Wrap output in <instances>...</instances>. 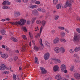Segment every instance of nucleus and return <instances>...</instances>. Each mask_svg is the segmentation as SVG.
<instances>
[{"label": "nucleus", "mask_w": 80, "mask_h": 80, "mask_svg": "<svg viewBox=\"0 0 80 80\" xmlns=\"http://www.w3.org/2000/svg\"><path fill=\"white\" fill-rule=\"evenodd\" d=\"M26 23V20H25V19H22L20 20V21H18V22H11V24L12 25H17V24L19 25L21 24L22 26H23Z\"/></svg>", "instance_id": "obj_1"}, {"label": "nucleus", "mask_w": 80, "mask_h": 80, "mask_svg": "<svg viewBox=\"0 0 80 80\" xmlns=\"http://www.w3.org/2000/svg\"><path fill=\"white\" fill-rule=\"evenodd\" d=\"M80 37L77 35H75L74 37L73 41L74 42H78L79 41Z\"/></svg>", "instance_id": "obj_2"}, {"label": "nucleus", "mask_w": 80, "mask_h": 80, "mask_svg": "<svg viewBox=\"0 0 80 80\" xmlns=\"http://www.w3.org/2000/svg\"><path fill=\"white\" fill-rule=\"evenodd\" d=\"M50 57V53L48 52H47L44 54V58L46 60H47L48 58H49Z\"/></svg>", "instance_id": "obj_3"}, {"label": "nucleus", "mask_w": 80, "mask_h": 80, "mask_svg": "<svg viewBox=\"0 0 80 80\" xmlns=\"http://www.w3.org/2000/svg\"><path fill=\"white\" fill-rule=\"evenodd\" d=\"M43 29V27L41 26L40 29V33H38L35 36V37L36 38H38V37H40V34L42 33V30Z\"/></svg>", "instance_id": "obj_4"}, {"label": "nucleus", "mask_w": 80, "mask_h": 80, "mask_svg": "<svg viewBox=\"0 0 80 80\" xmlns=\"http://www.w3.org/2000/svg\"><path fill=\"white\" fill-rule=\"evenodd\" d=\"M74 77L76 78V79H77V80H79L80 78V75L78 73H75L74 74Z\"/></svg>", "instance_id": "obj_5"}, {"label": "nucleus", "mask_w": 80, "mask_h": 80, "mask_svg": "<svg viewBox=\"0 0 80 80\" xmlns=\"http://www.w3.org/2000/svg\"><path fill=\"white\" fill-rule=\"evenodd\" d=\"M70 6H71V3H69V2L68 1L65 4L64 6V8H67V7H70Z\"/></svg>", "instance_id": "obj_6"}, {"label": "nucleus", "mask_w": 80, "mask_h": 80, "mask_svg": "<svg viewBox=\"0 0 80 80\" xmlns=\"http://www.w3.org/2000/svg\"><path fill=\"white\" fill-rule=\"evenodd\" d=\"M2 4V5H5L6 4L8 5H10V2L8 1H5L3 2Z\"/></svg>", "instance_id": "obj_7"}, {"label": "nucleus", "mask_w": 80, "mask_h": 80, "mask_svg": "<svg viewBox=\"0 0 80 80\" xmlns=\"http://www.w3.org/2000/svg\"><path fill=\"white\" fill-rule=\"evenodd\" d=\"M38 11H39L40 12H42V13H46V11L44 9L42 8H38Z\"/></svg>", "instance_id": "obj_8"}, {"label": "nucleus", "mask_w": 80, "mask_h": 80, "mask_svg": "<svg viewBox=\"0 0 80 80\" xmlns=\"http://www.w3.org/2000/svg\"><path fill=\"white\" fill-rule=\"evenodd\" d=\"M58 66L57 65L53 67V70L54 72H57V71H58Z\"/></svg>", "instance_id": "obj_9"}, {"label": "nucleus", "mask_w": 80, "mask_h": 80, "mask_svg": "<svg viewBox=\"0 0 80 80\" xmlns=\"http://www.w3.org/2000/svg\"><path fill=\"white\" fill-rule=\"evenodd\" d=\"M1 57L2 58H8V56L7 54H1Z\"/></svg>", "instance_id": "obj_10"}, {"label": "nucleus", "mask_w": 80, "mask_h": 80, "mask_svg": "<svg viewBox=\"0 0 80 80\" xmlns=\"http://www.w3.org/2000/svg\"><path fill=\"white\" fill-rule=\"evenodd\" d=\"M32 14L34 16H37V15H38V13L37 10H34L33 11Z\"/></svg>", "instance_id": "obj_11"}, {"label": "nucleus", "mask_w": 80, "mask_h": 80, "mask_svg": "<svg viewBox=\"0 0 80 80\" xmlns=\"http://www.w3.org/2000/svg\"><path fill=\"white\" fill-rule=\"evenodd\" d=\"M54 43L56 44V43H58L59 42V40L58 38H57L54 39L53 41Z\"/></svg>", "instance_id": "obj_12"}, {"label": "nucleus", "mask_w": 80, "mask_h": 80, "mask_svg": "<svg viewBox=\"0 0 80 80\" xmlns=\"http://www.w3.org/2000/svg\"><path fill=\"white\" fill-rule=\"evenodd\" d=\"M55 78L57 80H60L62 78V77H61L60 75H58L56 76Z\"/></svg>", "instance_id": "obj_13"}, {"label": "nucleus", "mask_w": 80, "mask_h": 80, "mask_svg": "<svg viewBox=\"0 0 80 80\" xmlns=\"http://www.w3.org/2000/svg\"><path fill=\"white\" fill-rule=\"evenodd\" d=\"M61 70L63 71L64 69H65L66 68V67L64 64L62 65L61 66Z\"/></svg>", "instance_id": "obj_14"}, {"label": "nucleus", "mask_w": 80, "mask_h": 80, "mask_svg": "<svg viewBox=\"0 0 80 80\" xmlns=\"http://www.w3.org/2000/svg\"><path fill=\"white\" fill-rule=\"evenodd\" d=\"M54 50L56 53H59V52H60V49L59 48H56Z\"/></svg>", "instance_id": "obj_15"}, {"label": "nucleus", "mask_w": 80, "mask_h": 80, "mask_svg": "<svg viewBox=\"0 0 80 80\" xmlns=\"http://www.w3.org/2000/svg\"><path fill=\"white\" fill-rule=\"evenodd\" d=\"M80 50V47H78L74 49L75 52H78Z\"/></svg>", "instance_id": "obj_16"}, {"label": "nucleus", "mask_w": 80, "mask_h": 80, "mask_svg": "<svg viewBox=\"0 0 80 80\" xmlns=\"http://www.w3.org/2000/svg\"><path fill=\"white\" fill-rule=\"evenodd\" d=\"M11 40H12V41H13V42H18V40L15 38H14V37H12L11 38Z\"/></svg>", "instance_id": "obj_17"}, {"label": "nucleus", "mask_w": 80, "mask_h": 80, "mask_svg": "<svg viewBox=\"0 0 80 80\" xmlns=\"http://www.w3.org/2000/svg\"><path fill=\"white\" fill-rule=\"evenodd\" d=\"M46 23H47V22L43 20L42 21L41 24L43 27H44L45 25V24H46Z\"/></svg>", "instance_id": "obj_18"}, {"label": "nucleus", "mask_w": 80, "mask_h": 80, "mask_svg": "<svg viewBox=\"0 0 80 80\" xmlns=\"http://www.w3.org/2000/svg\"><path fill=\"white\" fill-rule=\"evenodd\" d=\"M59 51H60L62 53H64L65 52V50L64 48L63 47L61 48H60L59 49Z\"/></svg>", "instance_id": "obj_19"}, {"label": "nucleus", "mask_w": 80, "mask_h": 80, "mask_svg": "<svg viewBox=\"0 0 80 80\" xmlns=\"http://www.w3.org/2000/svg\"><path fill=\"white\" fill-rule=\"evenodd\" d=\"M26 46H22V49L23 50H21L22 52H24L25 51V50H26Z\"/></svg>", "instance_id": "obj_20"}, {"label": "nucleus", "mask_w": 80, "mask_h": 80, "mask_svg": "<svg viewBox=\"0 0 80 80\" xmlns=\"http://www.w3.org/2000/svg\"><path fill=\"white\" fill-rule=\"evenodd\" d=\"M20 15V13L18 12H16L14 14V16L15 17H18Z\"/></svg>", "instance_id": "obj_21"}, {"label": "nucleus", "mask_w": 80, "mask_h": 80, "mask_svg": "<svg viewBox=\"0 0 80 80\" xmlns=\"http://www.w3.org/2000/svg\"><path fill=\"white\" fill-rule=\"evenodd\" d=\"M41 73L42 74H45L47 73V71L45 69H44L42 71H41Z\"/></svg>", "instance_id": "obj_22"}, {"label": "nucleus", "mask_w": 80, "mask_h": 80, "mask_svg": "<svg viewBox=\"0 0 80 80\" xmlns=\"http://www.w3.org/2000/svg\"><path fill=\"white\" fill-rule=\"evenodd\" d=\"M56 8L57 9H60V8H61V5L60 4L57 5Z\"/></svg>", "instance_id": "obj_23"}, {"label": "nucleus", "mask_w": 80, "mask_h": 80, "mask_svg": "<svg viewBox=\"0 0 80 80\" xmlns=\"http://www.w3.org/2000/svg\"><path fill=\"white\" fill-rule=\"evenodd\" d=\"M2 70H4V69H6V68H6V66L4 64H2Z\"/></svg>", "instance_id": "obj_24"}, {"label": "nucleus", "mask_w": 80, "mask_h": 80, "mask_svg": "<svg viewBox=\"0 0 80 80\" xmlns=\"http://www.w3.org/2000/svg\"><path fill=\"white\" fill-rule=\"evenodd\" d=\"M60 35L61 36V37H64V36H65V34L64 32H60Z\"/></svg>", "instance_id": "obj_25"}, {"label": "nucleus", "mask_w": 80, "mask_h": 80, "mask_svg": "<svg viewBox=\"0 0 80 80\" xmlns=\"http://www.w3.org/2000/svg\"><path fill=\"white\" fill-rule=\"evenodd\" d=\"M57 3H58V0H53V3L54 5L57 4Z\"/></svg>", "instance_id": "obj_26"}, {"label": "nucleus", "mask_w": 80, "mask_h": 80, "mask_svg": "<svg viewBox=\"0 0 80 80\" xmlns=\"http://www.w3.org/2000/svg\"><path fill=\"white\" fill-rule=\"evenodd\" d=\"M34 50H35V51H38V50H39V48L36 46H35L34 48Z\"/></svg>", "instance_id": "obj_27"}, {"label": "nucleus", "mask_w": 80, "mask_h": 80, "mask_svg": "<svg viewBox=\"0 0 80 80\" xmlns=\"http://www.w3.org/2000/svg\"><path fill=\"white\" fill-rule=\"evenodd\" d=\"M3 9H10V8L8 6H4L3 7Z\"/></svg>", "instance_id": "obj_28"}, {"label": "nucleus", "mask_w": 80, "mask_h": 80, "mask_svg": "<svg viewBox=\"0 0 80 80\" xmlns=\"http://www.w3.org/2000/svg\"><path fill=\"white\" fill-rule=\"evenodd\" d=\"M37 6L32 5L31 6L30 8H37Z\"/></svg>", "instance_id": "obj_29"}, {"label": "nucleus", "mask_w": 80, "mask_h": 80, "mask_svg": "<svg viewBox=\"0 0 80 80\" xmlns=\"http://www.w3.org/2000/svg\"><path fill=\"white\" fill-rule=\"evenodd\" d=\"M74 66H71L70 68V70L71 72H73V70H74Z\"/></svg>", "instance_id": "obj_30"}, {"label": "nucleus", "mask_w": 80, "mask_h": 80, "mask_svg": "<svg viewBox=\"0 0 80 80\" xmlns=\"http://www.w3.org/2000/svg\"><path fill=\"white\" fill-rule=\"evenodd\" d=\"M60 41L62 42H64V43H65V42H66V40H65V39H60Z\"/></svg>", "instance_id": "obj_31"}, {"label": "nucleus", "mask_w": 80, "mask_h": 80, "mask_svg": "<svg viewBox=\"0 0 80 80\" xmlns=\"http://www.w3.org/2000/svg\"><path fill=\"white\" fill-rule=\"evenodd\" d=\"M13 79L14 80H17V77L16 76V75L13 74Z\"/></svg>", "instance_id": "obj_32"}, {"label": "nucleus", "mask_w": 80, "mask_h": 80, "mask_svg": "<svg viewBox=\"0 0 80 80\" xmlns=\"http://www.w3.org/2000/svg\"><path fill=\"white\" fill-rule=\"evenodd\" d=\"M58 18H59V16L57 15H55L54 18L55 20H58Z\"/></svg>", "instance_id": "obj_33"}, {"label": "nucleus", "mask_w": 80, "mask_h": 80, "mask_svg": "<svg viewBox=\"0 0 80 80\" xmlns=\"http://www.w3.org/2000/svg\"><path fill=\"white\" fill-rule=\"evenodd\" d=\"M53 60H56V61H57V62H58V63H60V62H61L60 60V59H53Z\"/></svg>", "instance_id": "obj_34"}, {"label": "nucleus", "mask_w": 80, "mask_h": 80, "mask_svg": "<svg viewBox=\"0 0 80 80\" xmlns=\"http://www.w3.org/2000/svg\"><path fill=\"white\" fill-rule=\"evenodd\" d=\"M39 42L40 43V44L41 46H43V44L42 43V38H40V41Z\"/></svg>", "instance_id": "obj_35"}, {"label": "nucleus", "mask_w": 80, "mask_h": 80, "mask_svg": "<svg viewBox=\"0 0 80 80\" xmlns=\"http://www.w3.org/2000/svg\"><path fill=\"white\" fill-rule=\"evenodd\" d=\"M2 35H5V31L4 30H2L1 32Z\"/></svg>", "instance_id": "obj_36"}, {"label": "nucleus", "mask_w": 80, "mask_h": 80, "mask_svg": "<svg viewBox=\"0 0 80 80\" xmlns=\"http://www.w3.org/2000/svg\"><path fill=\"white\" fill-rule=\"evenodd\" d=\"M74 62H76V63H80V61L79 60H77V59H75L74 60Z\"/></svg>", "instance_id": "obj_37"}, {"label": "nucleus", "mask_w": 80, "mask_h": 80, "mask_svg": "<svg viewBox=\"0 0 80 80\" xmlns=\"http://www.w3.org/2000/svg\"><path fill=\"white\" fill-rule=\"evenodd\" d=\"M58 28L59 29H61V30H64V27H58Z\"/></svg>", "instance_id": "obj_38"}, {"label": "nucleus", "mask_w": 80, "mask_h": 80, "mask_svg": "<svg viewBox=\"0 0 80 80\" xmlns=\"http://www.w3.org/2000/svg\"><path fill=\"white\" fill-rule=\"evenodd\" d=\"M40 70H41V72H42V71L45 69V68H44L42 67H40Z\"/></svg>", "instance_id": "obj_39"}, {"label": "nucleus", "mask_w": 80, "mask_h": 80, "mask_svg": "<svg viewBox=\"0 0 80 80\" xmlns=\"http://www.w3.org/2000/svg\"><path fill=\"white\" fill-rule=\"evenodd\" d=\"M38 58H37V57H35V61L36 62V63H37V64H38V62H38Z\"/></svg>", "instance_id": "obj_40"}, {"label": "nucleus", "mask_w": 80, "mask_h": 80, "mask_svg": "<svg viewBox=\"0 0 80 80\" xmlns=\"http://www.w3.org/2000/svg\"><path fill=\"white\" fill-rule=\"evenodd\" d=\"M37 24H40L41 23V21L39 20H38L37 22Z\"/></svg>", "instance_id": "obj_41"}, {"label": "nucleus", "mask_w": 80, "mask_h": 80, "mask_svg": "<svg viewBox=\"0 0 80 80\" xmlns=\"http://www.w3.org/2000/svg\"><path fill=\"white\" fill-rule=\"evenodd\" d=\"M22 38L24 39V40H27V37H26V36L25 35H22Z\"/></svg>", "instance_id": "obj_42"}, {"label": "nucleus", "mask_w": 80, "mask_h": 80, "mask_svg": "<svg viewBox=\"0 0 80 80\" xmlns=\"http://www.w3.org/2000/svg\"><path fill=\"white\" fill-rule=\"evenodd\" d=\"M35 3L36 4H37V5H39L40 3V2L39 1H37L35 2Z\"/></svg>", "instance_id": "obj_43"}, {"label": "nucleus", "mask_w": 80, "mask_h": 80, "mask_svg": "<svg viewBox=\"0 0 80 80\" xmlns=\"http://www.w3.org/2000/svg\"><path fill=\"white\" fill-rule=\"evenodd\" d=\"M76 30L78 33H80V29L79 28H77L76 29Z\"/></svg>", "instance_id": "obj_44"}, {"label": "nucleus", "mask_w": 80, "mask_h": 80, "mask_svg": "<svg viewBox=\"0 0 80 80\" xmlns=\"http://www.w3.org/2000/svg\"><path fill=\"white\" fill-rule=\"evenodd\" d=\"M35 18H33L32 22V23H34V22H35Z\"/></svg>", "instance_id": "obj_45"}, {"label": "nucleus", "mask_w": 80, "mask_h": 80, "mask_svg": "<svg viewBox=\"0 0 80 80\" xmlns=\"http://www.w3.org/2000/svg\"><path fill=\"white\" fill-rule=\"evenodd\" d=\"M22 1L24 3H27V2H28V0H22Z\"/></svg>", "instance_id": "obj_46"}, {"label": "nucleus", "mask_w": 80, "mask_h": 80, "mask_svg": "<svg viewBox=\"0 0 80 80\" xmlns=\"http://www.w3.org/2000/svg\"><path fill=\"white\" fill-rule=\"evenodd\" d=\"M14 59L15 61H16L18 59V57L17 56H16L14 58Z\"/></svg>", "instance_id": "obj_47"}, {"label": "nucleus", "mask_w": 80, "mask_h": 80, "mask_svg": "<svg viewBox=\"0 0 80 80\" xmlns=\"http://www.w3.org/2000/svg\"><path fill=\"white\" fill-rule=\"evenodd\" d=\"M69 52L71 53H73L74 51L72 49H71L70 50Z\"/></svg>", "instance_id": "obj_48"}, {"label": "nucleus", "mask_w": 80, "mask_h": 80, "mask_svg": "<svg viewBox=\"0 0 80 80\" xmlns=\"http://www.w3.org/2000/svg\"><path fill=\"white\" fill-rule=\"evenodd\" d=\"M55 31L54 30H52L51 31V33H52V34H54V33H55Z\"/></svg>", "instance_id": "obj_49"}, {"label": "nucleus", "mask_w": 80, "mask_h": 80, "mask_svg": "<svg viewBox=\"0 0 80 80\" xmlns=\"http://www.w3.org/2000/svg\"><path fill=\"white\" fill-rule=\"evenodd\" d=\"M27 30L26 27H24L23 28V31L24 32H27Z\"/></svg>", "instance_id": "obj_50"}, {"label": "nucleus", "mask_w": 80, "mask_h": 80, "mask_svg": "<svg viewBox=\"0 0 80 80\" xmlns=\"http://www.w3.org/2000/svg\"><path fill=\"white\" fill-rule=\"evenodd\" d=\"M47 47H50V43L48 42V45H47Z\"/></svg>", "instance_id": "obj_51"}, {"label": "nucleus", "mask_w": 80, "mask_h": 80, "mask_svg": "<svg viewBox=\"0 0 80 80\" xmlns=\"http://www.w3.org/2000/svg\"><path fill=\"white\" fill-rule=\"evenodd\" d=\"M3 73L4 74H7L8 73V72H7V71H4L3 72Z\"/></svg>", "instance_id": "obj_52"}, {"label": "nucleus", "mask_w": 80, "mask_h": 80, "mask_svg": "<svg viewBox=\"0 0 80 80\" xmlns=\"http://www.w3.org/2000/svg\"><path fill=\"white\" fill-rule=\"evenodd\" d=\"M48 42H45L44 44L46 46H47V45L48 44Z\"/></svg>", "instance_id": "obj_53"}, {"label": "nucleus", "mask_w": 80, "mask_h": 80, "mask_svg": "<svg viewBox=\"0 0 80 80\" xmlns=\"http://www.w3.org/2000/svg\"><path fill=\"white\" fill-rule=\"evenodd\" d=\"M48 42H45L44 44L46 46H47V45L48 44Z\"/></svg>", "instance_id": "obj_54"}, {"label": "nucleus", "mask_w": 80, "mask_h": 80, "mask_svg": "<svg viewBox=\"0 0 80 80\" xmlns=\"http://www.w3.org/2000/svg\"><path fill=\"white\" fill-rule=\"evenodd\" d=\"M48 42H45L44 44L46 46H47V45L48 44Z\"/></svg>", "instance_id": "obj_55"}, {"label": "nucleus", "mask_w": 80, "mask_h": 80, "mask_svg": "<svg viewBox=\"0 0 80 80\" xmlns=\"http://www.w3.org/2000/svg\"><path fill=\"white\" fill-rule=\"evenodd\" d=\"M29 35H30V38H32V35H31L30 34V32H29Z\"/></svg>", "instance_id": "obj_56"}, {"label": "nucleus", "mask_w": 80, "mask_h": 80, "mask_svg": "<svg viewBox=\"0 0 80 80\" xmlns=\"http://www.w3.org/2000/svg\"><path fill=\"white\" fill-rule=\"evenodd\" d=\"M6 47H5V46L4 45H2V48H5Z\"/></svg>", "instance_id": "obj_57"}, {"label": "nucleus", "mask_w": 80, "mask_h": 80, "mask_svg": "<svg viewBox=\"0 0 80 80\" xmlns=\"http://www.w3.org/2000/svg\"><path fill=\"white\" fill-rule=\"evenodd\" d=\"M23 73L22 72L21 73V77H22V78L23 79Z\"/></svg>", "instance_id": "obj_58"}, {"label": "nucleus", "mask_w": 80, "mask_h": 80, "mask_svg": "<svg viewBox=\"0 0 80 80\" xmlns=\"http://www.w3.org/2000/svg\"><path fill=\"white\" fill-rule=\"evenodd\" d=\"M69 7V9L70 10H72V7L70 6Z\"/></svg>", "instance_id": "obj_59"}, {"label": "nucleus", "mask_w": 80, "mask_h": 80, "mask_svg": "<svg viewBox=\"0 0 80 80\" xmlns=\"http://www.w3.org/2000/svg\"><path fill=\"white\" fill-rule=\"evenodd\" d=\"M6 48L5 49L6 50H7V51H8V48H7V47L6 46V48Z\"/></svg>", "instance_id": "obj_60"}, {"label": "nucleus", "mask_w": 80, "mask_h": 80, "mask_svg": "<svg viewBox=\"0 0 80 80\" xmlns=\"http://www.w3.org/2000/svg\"><path fill=\"white\" fill-rule=\"evenodd\" d=\"M9 61H10V62H12V61H13V59H12V58H10Z\"/></svg>", "instance_id": "obj_61"}, {"label": "nucleus", "mask_w": 80, "mask_h": 80, "mask_svg": "<svg viewBox=\"0 0 80 80\" xmlns=\"http://www.w3.org/2000/svg\"><path fill=\"white\" fill-rule=\"evenodd\" d=\"M64 73H67V70L65 69L64 70Z\"/></svg>", "instance_id": "obj_62"}, {"label": "nucleus", "mask_w": 80, "mask_h": 80, "mask_svg": "<svg viewBox=\"0 0 80 80\" xmlns=\"http://www.w3.org/2000/svg\"><path fill=\"white\" fill-rule=\"evenodd\" d=\"M70 2L71 3H73L74 2V0H70Z\"/></svg>", "instance_id": "obj_63"}, {"label": "nucleus", "mask_w": 80, "mask_h": 80, "mask_svg": "<svg viewBox=\"0 0 80 80\" xmlns=\"http://www.w3.org/2000/svg\"><path fill=\"white\" fill-rule=\"evenodd\" d=\"M65 30L66 32H67V33H68V31L67 29H65Z\"/></svg>", "instance_id": "obj_64"}]
</instances>
